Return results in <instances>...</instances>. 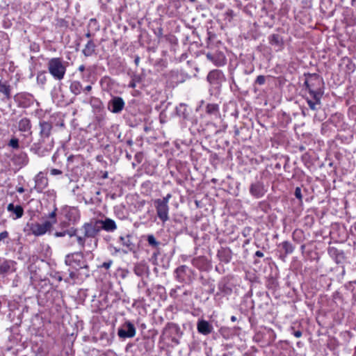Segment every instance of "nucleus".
Instances as JSON below:
<instances>
[{
	"label": "nucleus",
	"instance_id": "obj_12",
	"mask_svg": "<svg viewBox=\"0 0 356 356\" xmlns=\"http://www.w3.org/2000/svg\"><path fill=\"white\" fill-rule=\"evenodd\" d=\"M266 190L264 184L261 181H256L250 186V193L256 198H260L264 195Z\"/></svg>",
	"mask_w": 356,
	"mask_h": 356
},
{
	"label": "nucleus",
	"instance_id": "obj_39",
	"mask_svg": "<svg viewBox=\"0 0 356 356\" xmlns=\"http://www.w3.org/2000/svg\"><path fill=\"white\" fill-rule=\"evenodd\" d=\"M8 232L7 231H4L0 233V241H3L5 238H8Z\"/></svg>",
	"mask_w": 356,
	"mask_h": 356
},
{
	"label": "nucleus",
	"instance_id": "obj_34",
	"mask_svg": "<svg viewBox=\"0 0 356 356\" xmlns=\"http://www.w3.org/2000/svg\"><path fill=\"white\" fill-rule=\"evenodd\" d=\"M9 145L13 148L17 149L19 147V140L17 138H12L9 142Z\"/></svg>",
	"mask_w": 356,
	"mask_h": 356
},
{
	"label": "nucleus",
	"instance_id": "obj_14",
	"mask_svg": "<svg viewBox=\"0 0 356 356\" xmlns=\"http://www.w3.org/2000/svg\"><path fill=\"white\" fill-rule=\"evenodd\" d=\"M97 223L101 227V230L104 229L106 232H113L117 229L115 222L111 218L105 220H97Z\"/></svg>",
	"mask_w": 356,
	"mask_h": 356
},
{
	"label": "nucleus",
	"instance_id": "obj_9",
	"mask_svg": "<svg viewBox=\"0 0 356 356\" xmlns=\"http://www.w3.org/2000/svg\"><path fill=\"white\" fill-rule=\"evenodd\" d=\"M34 189L38 193H42L48 186V179L42 172H40L35 177Z\"/></svg>",
	"mask_w": 356,
	"mask_h": 356
},
{
	"label": "nucleus",
	"instance_id": "obj_16",
	"mask_svg": "<svg viewBox=\"0 0 356 356\" xmlns=\"http://www.w3.org/2000/svg\"><path fill=\"white\" fill-rule=\"evenodd\" d=\"M219 259L225 263H229L232 259V252L229 248H221L217 253Z\"/></svg>",
	"mask_w": 356,
	"mask_h": 356
},
{
	"label": "nucleus",
	"instance_id": "obj_5",
	"mask_svg": "<svg viewBox=\"0 0 356 356\" xmlns=\"http://www.w3.org/2000/svg\"><path fill=\"white\" fill-rule=\"evenodd\" d=\"M118 334L120 338H132L136 335V328L130 322H125L119 329Z\"/></svg>",
	"mask_w": 356,
	"mask_h": 356
},
{
	"label": "nucleus",
	"instance_id": "obj_21",
	"mask_svg": "<svg viewBox=\"0 0 356 356\" xmlns=\"http://www.w3.org/2000/svg\"><path fill=\"white\" fill-rule=\"evenodd\" d=\"M31 124L29 119L24 118L18 123V129L20 131H29L31 130Z\"/></svg>",
	"mask_w": 356,
	"mask_h": 356
},
{
	"label": "nucleus",
	"instance_id": "obj_25",
	"mask_svg": "<svg viewBox=\"0 0 356 356\" xmlns=\"http://www.w3.org/2000/svg\"><path fill=\"white\" fill-rule=\"evenodd\" d=\"M219 111V106L217 104H208L206 106V112L209 115H217Z\"/></svg>",
	"mask_w": 356,
	"mask_h": 356
},
{
	"label": "nucleus",
	"instance_id": "obj_47",
	"mask_svg": "<svg viewBox=\"0 0 356 356\" xmlns=\"http://www.w3.org/2000/svg\"><path fill=\"white\" fill-rule=\"evenodd\" d=\"M91 89H92V86H87L84 88V90L89 92V91H90V90H91Z\"/></svg>",
	"mask_w": 356,
	"mask_h": 356
},
{
	"label": "nucleus",
	"instance_id": "obj_38",
	"mask_svg": "<svg viewBox=\"0 0 356 356\" xmlns=\"http://www.w3.org/2000/svg\"><path fill=\"white\" fill-rule=\"evenodd\" d=\"M65 235H68L70 237L76 236V230L74 229L65 230Z\"/></svg>",
	"mask_w": 356,
	"mask_h": 356
},
{
	"label": "nucleus",
	"instance_id": "obj_61",
	"mask_svg": "<svg viewBox=\"0 0 356 356\" xmlns=\"http://www.w3.org/2000/svg\"><path fill=\"white\" fill-rule=\"evenodd\" d=\"M186 75L187 76H191V74H188V73H186Z\"/></svg>",
	"mask_w": 356,
	"mask_h": 356
},
{
	"label": "nucleus",
	"instance_id": "obj_15",
	"mask_svg": "<svg viewBox=\"0 0 356 356\" xmlns=\"http://www.w3.org/2000/svg\"><path fill=\"white\" fill-rule=\"evenodd\" d=\"M16 263L11 260L4 261L0 264V274L7 275L15 271Z\"/></svg>",
	"mask_w": 356,
	"mask_h": 356
},
{
	"label": "nucleus",
	"instance_id": "obj_44",
	"mask_svg": "<svg viewBox=\"0 0 356 356\" xmlns=\"http://www.w3.org/2000/svg\"><path fill=\"white\" fill-rule=\"evenodd\" d=\"M335 252H337V257H341V259H343V252L342 251L338 252L337 250H335Z\"/></svg>",
	"mask_w": 356,
	"mask_h": 356
},
{
	"label": "nucleus",
	"instance_id": "obj_51",
	"mask_svg": "<svg viewBox=\"0 0 356 356\" xmlns=\"http://www.w3.org/2000/svg\"><path fill=\"white\" fill-rule=\"evenodd\" d=\"M231 321H233V322L236 321V316H232L231 317Z\"/></svg>",
	"mask_w": 356,
	"mask_h": 356
},
{
	"label": "nucleus",
	"instance_id": "obj_20",
	"mask_svg": "<svg viewBox=\"0 0 356 356\" xmlns=\"http://www.w3.org/2000/svg\"><path fill=\"white\" fill-rule=\"evenodd\" d=\"M7 210L15 215V217H13V219L20 218L24 214L23 208L20 205L15 206L13 203L8 205Z\"/></svg>",
	"mask_w": 356,
	"mask_h": 356
},
{
	"label": "nucleus",
	"instance_id": "obj_26",
	"mask_svg": "<svg viewBox=\"0 0 356 356\" xmlns=\"http://www.w3.org/2000/svg\"><path fill=\"white\" fill-rule=\"evenodd\" d=\"M280 245L284 250L286 254H291L294 250L293 245L289 241H285L282 242Z\"/></svg>",
	"mask_w": 356,
	"mask_h": 356
},
{
	"label": "nucleus",
	"instance_id": "obj_13",
	"mask_svg": "<svg viewBox=\"0 0 356 356\" xmlns=\"http://www.w3.org/2000/svg\"><path fill=\"white\" fill-rule=\"evenodd\" d=\"M197 329L199 333L208 335L213 332V327L207 321L199 320L197 323Z\"/></svg>",
	"mask_w": 356,
	"mask_h": 356
},
{
	"label": "nucleus",
	"instance_id": "obj_41",
	"mask_svg": "<svg viewBox=\"0 0 356 356\" xmlns=\"http://www.w3.org/2000/svg\"><path fill=\"white\" fill-rule=\"evenodd\" d=\"M156 256H157V252H154L151 259H150V261H152V263L154 265H156Z\"/></svg>",
	"mask_w": 356,
	"mask_h": 356
},
{
	"label": "nucleus",
	"instance_id": "obj_49",
	"mask_svg": "<svg viewBox=\"0 0 356 356\" xmlns=\"http://www.w3.org/2000/svg\"><path fill=\"white\" fill-rule=\"evenodd\" d=\"M93 248H96L97 247V239H94L93 240Z\"/></svg>",
	"mask_w": 356,
	"mask_h": 356
},
{
	"label": "nucleus",
	"instance_id": "obj_60",
	"mask_svg": "<svg viewBox=\"0 0 356 356\" xmlns=\"http://www.w3.org/2000/svg\"><path fill=\"white\" fill-rule=\"evenodd\" d=\"M191 2H195L196 0H189Z\"/></svg>",
	"mask_w": 356,
	"mask_h": 356
},
{
	"label": "nucleus",
	"instance_id": "obj_24",
	"mask_svg": "<svg viewBox=\"0 0 356 356\" xmlns=\"http://www.w3.org/2000/svg\"><path fill=\"white\" fill-rule=\"evenodd\" d=\"M215 57L216 56L211 54L209 53L207 54V58L213 62L216 65L220 66L225 64V58L222 55L218 56V59H216Z\"/></svg>",
	"mask_w": 356,
	"mask_h": 356
},
{
	"label": "nucleus",
	"instance_id": "obj_10",
	"mask_svg": "<svg viewBox=\"0 0 356 356\" xmlns=\"http://www.w3.org/2000/svg\"><path fill=\"white\" fill-rule=\"evenodd\" d=\"M65 217L69 223L74 224L80 218L79 211L75 207H65L64 209Z\"/></svg>",
	"mask_w": 356,
	"mask_h": 356
},
{
	"label": "nucleus",
	"instance_id": "obj_57",
	"mask_svg": "<svg viewBox=\"0 0 356 356\" xmlns=\"http://www.w3.org/2000/svg\"><path fill=\"white\" fill-rule=\"evenodd\" d=\"M340 258H341V257H337V263H339V262H340V261L338 260V259H340Z\"/></svg>",
	"mask_w": 356,
	"mask_h": 356
},
{
	"label": "nucleus",
	"instance_id": "obj_35",
	"mask_svg": "<svg viewBox=\"0 0 356 356\" xmlns=\"http://www.w3.org/2000/svg\"><path fill=\"white\" fill-rule=\"evenodd\" d=\"M56 209H55L51 213H49V218L52 219V221H50L51 222H52V225L56 223Z\"/></svg>",
	"mask_w": 356,
	"mask_h": 356
},
{
	"label": "nucleus",
	"instance_id": "obj_54",
	"mask_svg": "<svg viewBox=\"0 0 356 356\" xmlns=\"http://www.w3.org/2000/svg\"><path fill=\"white\" fill-rule=\"evenodd\" d=\"M135 62H136V64H138V63L139 62V58H136L135 59Z\"/></svg>",
	"mask_w": 356,
	"mask_h": 356
},
{
	"label": "nucleus",
	"instance_id": "obj_58",
	"mask_svg": "<svg viewBox=\"0 0 356 356\" xmlns=\"http://www.w3.org/2000/svg\"><path fill=\"white\" fill-rule=\"evenodd\" d=\"M175 273H178V268H177L175 270Z\"/></svg>",
	"mask_w": 356,
	"mask_h": 356
},
{
	"label": "nucleus",
	"instance_id": "obj_37",
	"mask_svg": "<svg viewBox=\"0 0 356 356\" xmlns=\"http://www.w3.org/2000/svg\"><path fill=\"white\" fill-rule=\"evenodd\" d=\"M113 264L112 260H108V261L104 262L101 266L100 268H104L105 269H109Z\"/></svg>",
	"mask_w": 356,
	"mask_h": 356
},
{
	"label": "nucleus",
	"instance_id": "obj_19",
	"mask_svg": "<svg viewBox=\"0 0 356 356\" xmlns=\"http://www.w3.org/2000/svg\"><path fill=\"white\" fill-rule=\"evenodd\" d=\"M79 271L80 272L78 274H76L75 272H70V277L73 280L78 278L79 276H80V279L81 280L88 277L90 275V270L88 263L86 264V268H81Z\"/></svg>",
	"mask_w": 356,
	"mask_h": 356
},
{
	"label": "nucleus",
	"instance_id": "obj_31",
	"mask_svg": "<svg viewBox=\"0 0 356 356\" xmlns=\"http://www.w3.org/2000/svg\"><path fill=\"white\" fill-rule=\"evenodd\" d=\"M266 82V76L264 75H259L257 77L254 84L264 85Z\"/></svg>",
	"mask_w": 356,
	"mask_h": 356
},
{
	"label": "nucleus",
	"instance_id": "obj_30",
	"mask_svg": "<svg viewBox=\"0 0 356 356\" xmlns=\"http://www.w3.org/2000/svg\"><path fill=\"white\" fill-rule=\"evenodd\" d=\"M147 241L148 243L152 247H157L159 245V242L156 240L153 235H149L147 236Z\"/></svg>",
	"mask_w": 356,
	"mask_h": 356
},
{
	"label": "nucleus",
	"instance_id": "obj_3",
	"mask_svg": "<svg viewBox=\"0 0 356 356\" xmlns=\"http://www.w3.org/2000/svg\"><path fill=\"white\" fill-rule=\"evenodd\" d=\"M304 86L305 88V90H307L312 97L314 99V101H312L309 97L306 98L307 103L309 107V108L312 111H316V105H320L321 104V99L323 96V92L321 91V90H314L310 84L309 83V81L306 80L304 83Z\"/></svg>",
	"mask_w": 356,
	"mask_h": 356
},
{
	"label": "nucleus",
	"instance_id": "obj_8",
	"mask_svg": "<svg viewBox=\"0 0 356 356\" xmlns=\"http://www.w3.org/2000/svg\"><path fill=\"white\" fill-rule=\"evenodd\" d=\"M225 80L223 73L218 70L211 71L207 75V81L213 86H220Z\"/></svg>",
	"mask_w": 356,
	"mask_h": 356
},
{
	"label": "nucleus",
	"instance_id": "obj_56",
	"mask_svg": "<svg viewBox=\"0 0 356 356\" xmlns=\"http://www.w3.org/2000/svg\"><path fill=\"white\" fill-rule=\"evenodd\" d=\"M184 266H181V267H179V271H180L181 270H183V269H184Z\"/></svg>",
	"mask_w": 356,
	"mask_h": 356
},
{
	"label": "nucleus",
	"instance_id": "obj_29",
	"mask_svg": "<svg viewBox=\"0 0 356 356\" xmlns=\"http://www.w3.org/2000/svg\"><path fill=\"white\" fill-rule=\"evenodd\" d=\"M187 57H188L187 54H183L181 56V57L179 58V62H181L182 63L181 66V72L184 71V67L185 65L190 64V62H191L190 60H186Z\"/></svg>",
	"mask_w": 356,
	"mask_h": 356
},
{
	"label": "nucleus",
	"instance_id": "obj_2",
	"mask_svg": "<svg viewBox=\"0 0 356 356\" xmlns=\"http://www.w3.org/2000/svg\"><path fill=\"white\" fill-rule=\"evenodd\" d=\"M65 263L67 266L76 270H79L81 268H86L87 264L83 254L81 252L67 254L65 256Z\"/></svg>",
	"mask_w": 356,
	"mask_h": 356
},
{
	"label": "nucleus",
	"instance_id": "obj_42",
	"mask_svg": "<svg viewBox=\"0 0 356 356\" xmlns=\"http://www.w3.org/2000/svg\"><path fill=\"white\" fill-rule=\"evenodd\" d=\"M54 236L56 237H63L65 236V231L63 232H56L54 233Z\"/></svg>",
	"mask_w": 356,
	"mask_h": 356
},
{
	"label": "nucleus",
	"instance_id": "obj_7",
	"mask_svg": "<svg viewBox=\"0 0 356 356\" xmlns=\"http://www.w3.org/2000/svg\"><path fill=\"white\" fill-rule=\"evenodd\" d=\"M51 227L52 222L45 221L43 223L33 224L31 227V230L35 236H42L49 231Z\"/></svg>",
	"mask_w": 356,
	"mask_h": 356
},
{
	"label": "nucleus",
	"instance_id": "obj_28",
	"mask_svg": "<svg viewBox=\"0 0 356 356\" xmlns=\"http://www.w3.org/2000/svg\"><path fill=\"white\" fill-rule=\"evenodd\" d=\"M0 92L3 93L7 98H10V90L9 86L0 82Z\"/></svg>",
	"mask_w": 356,
	"mask_h": 356
},
{
	"label": "nucleus",
	"instance_id": "obj_22",
	"mask_svg": "<svg viewBox=\"0 0 356 356\" xmlns=\"http://www.w3.org/2000/svg\"><path fill=\"white\" fill-rule=\"evenodd\" d=\"M83 90L82 84L78 81H74L70 86V90L75 95H79Z\"/></svg>",
	"mask_w": 356,
	"mask_h": 356
},
{
	"label": "nucleus",
	"instance_id": "obj_50",
	"mask_svg": "<svg viewBox=\"0 0 356 356\" xmlns=\"http://www.w3.org/2000/svg\"><path fill=\"white\" fill-rule=\"evenodd\" d=\"M186 113V109L184 108V111H183V115H184V118H185L187 117V115H188Z\"/></svg>",
	"mask_w": 356,
	"mask_h": 356
},
{
	"label": "nucleus",
	"instance_id": "obj_33",
	"mask_svg": "<svg viewBox=\"0 0 356 356\" xmlns=\"http://www.w3.org/2000/svg\"><path fill=\"white\" fill-rule=\"evenodd\" d=\"M37 81L38 83H40L41 84H44L46 82V76L44 75V73H40L37 76Z\"/></svg>",
	"mask_w": 356,
	"mask_h": 356
},
{
	"label": "nucleus",
	"instance_id": "obj_55",
	"mask_svg": "<svg viewBox=\"0 0 356 356\" xmlns=\"http://www.w3.org/2000/svg\"><path fill=\"white\" fill-rule=\"evenodd\" d=\"M353 228H354L355 231L356 232V222L353 225Z\"/></svg>",
	"mask_w": 356,
	"mask_h": 356
},
{
	"label": "nucleus",
	"instance_id": "obj_17",
	"mask_svg": "<svg viewBox=\"0 0 356 356\" xmlns=\"http://www.w3.org/2000/svg\"><path fill=\"white\" fill-rule=\"evenodd\" d=\"M52 127V124L50 122L45 121L40 122V135L42 140L50 136Z\"/></svg>",
	"mask_w": 356,
	"mask_h": 356
},
{
	"label": "nucleus",
	"instance_id": "obj_43",
	"mask_svg": "<svg viewBox=\"0 0 356 356\" xmlns=\"http://www.w3.org/2000/svg\"><path fill=\"white\" fill-rule=\"evenodd\" d=\"M293 335L296 337V338H300L301 336H302V332L300 331V330H297V331H295L293 332Z\"/></svg>",
	"mask_w": 356,
	"mask_h": 356
},
{
	"label": "nucleus",
	"instance_id": "obj_6",
	"mask_svg": "<svg viewBox=\"0 0 356 356\" xmlns=\"http://www.w3.org/2000/svg\"><path fill=\"white\" fill-rule=\"evenodd\" d=\"M82 229L83 230L84 236L86 238H95L101 231V227L97 223V220L94 222L85 223Z\"/></svg>",
	"mask_w": 356,
	"mask_h": 356
},
{
	"label": "nucleus",
	"instance_id": "obj_4",
	"mask_svg": "<svg viewBox=\"0 0 356 356\" xmlns=\"http://www.w3.org/2000/svg\"><path fill=\"white\" fill-rule=\"evenodd\" d=\"M171 197L170 194H168L166 197L163 199H157L154 200V205L156 209V212L159 218L165 221L168 220V200Z\"/></svg>",
	"mask_w": 356,
	"mask_h": 356
},
{
	"label": "nucleus",
	"instance_id": "obj_32",
	"mask_svg": "<svg viewBox=\"0 0 356 356\" xmlns=\"http://www.w3.org/2000/svg\"><path fill=\"white\" fill-rule=\"evenodd\" d=\"M76 241L77 243H79V245L81 247V248H84L85 246V243H86V237H85L84 236H76Z\"/></svg>",
	"mask_w": 356,
	"mask_h": 356
},
{
	"label": "nucleus",
	"instance_id": "obj_18",
	"mask_svg": "<svg viewBox=\"0 0 356 356\" xmlns=\"http://www.w3.org/2000/svg\"><path fill=\"white\" fill-rule=\"evenodd\" d=\"M269 43L277 48V51L283 49L284 40L282 36L278 34H272L268 37Z\"/></svg>",
	"mask_w": 356,
	"mask_h": 356
},
{
	"label": "nucleus",
	"instance_id": "obj_27",
	"mask_svg": "<svg viewBox=\"0 0 356 356\" xmlns=\"http://www.w3.org/2000/svg\"><path fill=\"white\" fill-rule=\"evenodd\" d=\"M120 241L124 247L128 248L129 250L132 248V243L131 242L129 236H120Z\"/></svg>",
	"mask_w": 356,
	"mask_h": 356
},
{
	"label": "nucleus",
	"instance_id": "obj_36",
	"mask_svg": "<svg viewBox=\"0 0 356 356\" xmlns=\"http://www.w3.org/2000/svg\"><path fill=\"white\" fill-rule=\"evenodd\" d=\"M294 195H295L296 198H298L300 201L302 200V194H301V189H300V188H299V187L296 188L295 192H294Z\"/></svg>",
	"mask_w": 356,
	"mask_h": 356
},
{
	"label": "nucleus",
	"instance_id": "obj_1",
	"mask_svg": "<svg viewBox=\"0 0 356 356\" xmlns=\"http://www.w3.org/2000/svg\"><path fill=\"white\" fill-rule=\"evenodd\" d=\"M47 67L49 73L55 80L63 79L67 70V63L63 58L57 57L48 59Z\"/></svg>",
	"mask_w": 356,
	"mask_h": 356
},
{
	"label": "nucleus",
	"instance_id": "obj_59",
	"mask_svg": "<svg viewBox=\"0 0 356 356\" xmlns=\"http://www.w3.org/2000/svg\"><path fill=\"white\" fill-rule=\"evenodd\" d=\"M222 356H228V354L225 353V354L222 355Z\"/></svg>",
	"mask_w": 356,
	"mask_h": 356
},
{
	"label": "nucleus",
	"instance_id": "obj_40",
	"mask_svg": "<svg viewBox=\"0 0 356 356\" xmlns=\"http://www.w3.org/2000/svg\"><path fill=\"white\" fill-rule=\"evenodd\" d=\"M51 174L52 175H58L62 174V172H61V170H60L58 169L54 168V169L51 170Z\"/></svg>",
	"mask_w": 356,
	"mask_h": 356
},
{
	"label": "nucleus",
	"instance_id": "obj_48",
	"mask_svg": "<svg viewBox=\"0 0 356 356\" xmlns=\"http://www.w3.org/2000/svg\"><path fill=\"white\" fill-rule=\"evenodd\" d=\"M84 70H85V67H84V65H80V66L79 67V70L80 72H83V71H84Z\"/></svg>",
	"mask_w": 356,
	"mask_h": 356
},
{
	"label": "nucleus",
	"instance_id": "obj_45",
	"mask_svg": "<svg viewBox=\"0 0 356 356\" xmlns=\"http://www.w3.org/2000/svg\"><path fill=\"white\" fill-rule=\"evenodd\" d=\"M255 256L256 257H264V253L259 250L255 252Z\"/></svg>",
	"mask_w": 356,
	"mask_h": 356
},
{
	"label": "nucleus",
	"instance_id": "obj_11",
	"mask_svg": "<svg viewBox=\"0 0 356 356\" xmlns=\"http://www.w3.org/2000/svg\"><path fill=\"white\" fill-rule=\"evenodd\" d=\"M124 106V102L119 97H113L108 104V110L114 113H120L123 109Z\"/></svg>",
	"mask_w": 356,
	"mask_h": 356
},
{
	"label": "nucleus",
	"instance_id": "obj_46",
	"mask_svg": "<svg viewBox=\"0 0 356 356\" xmlns=\"http://www.w3.org/2000/svg\"><path fill=\"white\" fill-rule=\"evenodd\" d=\"M17 191L19 193H22L24 192V189L23 187H17Z\"/></svg>",
	"mask_w": 356,
	"mask_h": 356
},
{
	"label": "nucleus",
	"instance_id": "obj_52",
	"mask_svg": "<svg viewBox=\"0 0 356 356\" xmlns=\"http://www.w3.org/2000/svg\"><path fill=\"white\" fill-rule=\"evenodd\" d=\"M135 270V273H136L137 275H139V273H138V272H139V270H138V267H137V266H136V267H135V270Z\"/></svg>",
	"mask_w": 356,
	"mask_h": 356
},
{
	"label": "nucleus",
	"instance_id": "obj_53",
	"mask_svg": "<svg viewBox=\"0 0 356 356\" xmlns=\"http://www.w3.org/2000/svg\"><path fill=\"white\" fill-rule=\"evenodd\" d=\"M135 270V273H136L137 275H139V273H138V272H139V270H138V267H137V266H136V267H135V270Z\"/></svg>",
	"mask_w": 356,
	"mask_h": 356
},
{
	"label": "nucleus",
	"instance_id": "obj_23",
	"mask_svg": "<svg viewBox=\"0 0 356 356\" xmlns=\"http://www.w3.org/2000/svg\"><path fill=\"white\" fill-rule=\"evenodd\" d=\"M95 51V45L91 40H90L86 44L82 51L86 56H90L94 54Z\"/></svg>",
	"mask_w": 356,
	"mask_h": 356
}]
</instances>
